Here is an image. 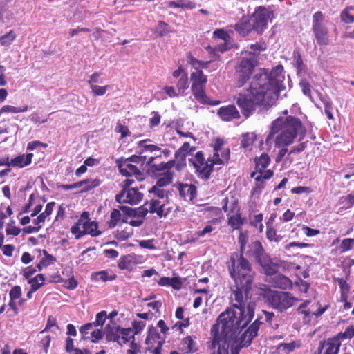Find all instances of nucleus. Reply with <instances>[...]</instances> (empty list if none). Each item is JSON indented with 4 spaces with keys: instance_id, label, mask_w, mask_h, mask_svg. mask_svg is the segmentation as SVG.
I'll return each instance as SVG.
<instances>
[{
    "instance_id": "4d7b16f0",
    "label": "nucleus",
    "mask_w": 354,
    "mask_h": 354,
    "mask_svg": "<svg viewBox=\"0 0 354 354\" xmlns=\"http://www.w3.org/2000/svg\"><path fill=\"white\" fill-rule=\"evenodd\" d=\"M189 87L188 77L187 75L182 76L177 83V88L180 93H183L184 91Z\"/></svg>"
},
{
    "instance_id": "20e7f679",
    "label": "nucleus",
    "mask_w": 354,
    "mask_h": 354,
    "mask_svg": "<svg viewBox=\"0 0 354 354\" xmlns=\"http://www.w3.org/2000/svg\"><path fill=\"white\" fill-rule=\"evenodd\" d=\"M192 91L194 97L201 104L216 105L219 101H212L206 95L205 89L207 81V76L203 71H196L191 73Z\"/></svg>"
},
{
    "instance_id": "4c0bfd02",
    "label": "nucleus",
    "mask_w": 354,
    "mask_h": 354,
    "mask_svg": "<svg viewBox=\"0 0 354 354\" xmlns=\"http://www.w3.org/2000/svg\"><path fill=\"white\" fill-rule=\"evenodd\" d=\"M270 157L266 153H263L259 158L255 159L256 167L259 169H265L270 164Z\"/></svg>"
},
{
    "instance_id": "bf43d9fd",
    "label": "nucleus",
    "mask_w": 354,
    "mask_h": 354,
    "mask_svg": "<svg viewBox=\"0 0 354 354\" xmlns=\"http://www.w3.org/2000/svg\"><path fill=\"white\" fill-rule=\"evenodd\" d=\"M187 62L196 71H202V70H201V61L198 60L192 55L189 54L187 56Z\"/></svg>"
},
{
    "instance_id": "4468645a",
    "label": "nucleus",
    "mask_w": 354,
    "mask_h": 354,
    "mask_svg": "<svg viewBox=\"0 0 354 354\" xmlns=\"http://www.w3.org/2000/svg\"><path fill=\"white\" fill-rule=\"evenodd\" d=\"M217 114L223 121H230L240 118L239 112L234 105H228L219 108Z\"/></svg>"
},
{
    "instance_id": "0eeeda50",
    "label": "nucleus",
    "mask_w": 354,
    "mask_h": 354,
    "mask_svg": "<svg viewBox=\"0 0 354 354\" xmlns=\"http://www.w3.org/2000/svg\"><path fill=\"white\" fill-rule=\"evenodd\" d=\"M323 21L324 15L321 11H317L313 14L312 30L319 46H326L329 44L328 31L323 24Z\"/></svg>"
},
{
    "instance_id": "c9c22d12",
    "label": "nucleus",
    "mask_w": 354,
    "mask_h": 354,
    "mask_svg": "<svg viewBox=\"0 0 354 354\" xmlns=\"http://www.w3.org/2000/svg\"><path fill=\"white\" fill-rule=\"evenodd\" d=\"M354 337V326H348L344 332L339 333L334 337L330 338L331 339H337V342H340V339H351Z\"/></svg>"
},
{
    "instance_id": "052dcab7",
    "label": "nucleus",
    "mask_w": 354,
    "mask_h": 354,
    "mask_svg": "<svg viewBox=\"0 0 354 354\" xmlns=\"http://www.w3.org/2000/svg\"><path fill=\"white\" fill-rule=\"evenodd\" d=\"M9 297L11 300L20 299L21 297V288L19 286H15L9 292Z\"/></svg>"
},
{
    "instance_id": "c756f323",
    "label": "nucleus",
    "mask_w": 354,
    "mask_h": 354,
    "mask_svg": "<svg viewBox=\"0 0 354 354\" xmlns=\"http://www.w3.org/2000/svg\"><path fill=\"white\" fill-rule=\"evenodd\" d=\"M214 150L216 151V152L214 153L212 159V160H208L209 163H210V165H212V167L214 165H222V164L224 163V160H227L229 159V157H230V150L228 149H227L226 150L223 151V154H222L223 158H220V156H219V154L217 152L218 150V147H215Z\"/></svg>"
},
{
    "instance_id": "a18cd8bd",
    "label": "nucleus",
    "mask_w": 354,
    "mask_h": 354,
    "mask_svg": "<svg viewBox=\"0 0 354 354\" xmlns=\"http://www.w3.org/2000/svg\"><path fill=\"white\" fill-rule=\"evenodd\" d=\"M295 348L294 342L290 343H281L277 346V351L279 354H288Z\"/></svg>"
},
{
    "instance_id": "3c124183",
    "label": "nucleus",
    "mask_w": 354,
    "mask_h": 354,
    "mask_svg": "<svg viewBox=\"0 0 354 354\" xmlns=\"http://www.w3.org/2000/svg\"><path fill=\"white\" fill-rule=\"evenodd\" d=\"M118 266L120 270H130L132 268V263L130 257L127 256L121 257Z\"/></svg>"
},
{
    "instance_id": "5fc2aeb1",
    "label": "nucleus",
    "mask_w": 354,
    "mask_h": 354,
    "mask_svg": "<svg viewBox=\"0 0 354 354\" xmlns=\"http://www.w3.org/2000/svg\"><path fill=\"white\" fill-rule=\"evenodd\" d=\"M239 242L240 243V252H241L239 257H238V255L236 254H235V256L237 257V259H235L234 255H232L230 257V259H232V257H233L235 262H238L239 260L241 257H243V250H245V247L246 242H247V238L242 233H241L239 236Z\"/></svg>"
},
{
    "instance_id": "69168bd1",
    "label": "nucleus",
    "mask_w": 354,
    "mask_h": 354,
    "mask_svg": "<svg viewBox=\"0 0 354 354\" xmlns=\"http://www.w3.org/2000/svg\"><path fill=\"white\" fill-rule=\"evenodd\" d=\"M106 311H101L98 313L96 315L95 321L93 322L92 324H93L94 326H102L106 320Z\"/></svg>"
},
{
    "instance_id": "aec40b11",
    "label": "nucleus",
    "mask_w": 354,
    "mask_h": 354,
    "mask_svg": "<svg viewBox=\"0 0 354 354\" xmlns=\"http://www.w3.org/2000/svg\"><path fill=\"white\" fill-rule=\"evenodd\" d=\"M146 205L149 213H156L160 218L163 217L164 203L160 199H151L150 201L146 202Z\"/></svg>"
},
{
    "instance_id": "603ef678",
    "label": "nucleus",
    "mask_w": 354,
    "mask_h": 354,
    "mask_svg": "<svg viewBox=\"0 0 354 354\" xmlns=\"http://www.w3.org/2000/svg\"><path fill=\"white\" fill-rule=\"evenodd\" d=\"M266 237L270 241L279 242L281 239V236H277L276 230L267 223Z\"/></svg>"
},
{
    "instance_id": "7c9ffc66",
    "label": "nucleus",
    "mask_w": 354,
    "mask_h": 354,
    "mask_svg": "<svg viewBox=\"0 0 354 354\" xmlns=\"http://www.w3.org/2000/svg\"><path fill=\"white\" fill-rule=\"evenodd\" d=\"M161 157V155H157L156 156H151L147 158L146 156H132L130 158H127V160H129L130 162H135L137 164L143 165L145 162L147 165H151L153 160L157 158Z\"/></svg>"
},
{
    "instance_id": "b1692460",
    "label": "nucleus",
    "mask_w": 354,
    "mask_h": 354,
    "mask_svg": "<svg viewBox=\"0 0 354 354\" xmlns=\"http://www.w3.org/2000/svg\"><path fill=\"white\" fill-rule=\"evenodd\" d=\"M120 209L123 211L125 210L127 214L129 215L136 216L138 218H140L142 220L149 212V209L147 208V206L146 205V203L143 205L135 209H131L124 206L120 207Z\"/></svg>"
},
{
    "instance_id": "338daca9",
    "label": "nucleus",
    "mask_w": 354,
    "mask_h": 354,
    "mask_svg": "<svg viewBox=\"0 0 354 354\" xmlns=\"http://www.w3.org/2000/svg\"><path fill=\"white\" fill-rule=\"evenodd\" d=\"M341 20L345 24H352L354 22V16L350 15L347 10H343L340 14Z\"/></svg>"
},
{
    "instance_id": "8fccbe9b",
    "label": "nucleus",
    "mask_w": 354,
    "mask_h": 354,
    "mask_svg": "<svg viewBox=\"0 0 354 354\" xmlns=\"http://www.w3.org/2000/svg\"><path fill=\"white\" fill-rule=\"evenodd\" d=\"M28 106H26L24 108L20 109L10 105H5L0 109V114L3 113H21L28 111Z\"/></svg>"
},
{
    "instance_id": "a19ab883",
    "label": "nucleus",
    "mask_w": 354,
    "mask_h": 354,
    "mask_svg": "<svg viewBox=\"0 0 354 354\" xmlns=\"http://www.w3.org/2000/svg\"><path fill=\"white\" fill-rule=\"evenodd\" d=\"M134 335L131 328H124L120 327V337L122 345L129 342L131 338L134 339Z\"/></svg>"
},
{
    "instance_id": "a878e982",
    "label": "nucleus",
    "mask_w": 354,
    "mask_h": 354,
    "mask_svg": "<svg viewBox=\"0 0 354 354\" xmlns=\"http://www.w3.org/2000/svg\"><path fill=\"white\" fill-rule=\"evenodd\" d=\"M230 48H231V44L229 42V41H223V42L218 44L214 48L209 46L207 48V50L209 51V53L212 55L211 57L218 58L219 55H216L217 52L224 53V52L227 51V50L230 49Z\"/></svg>"
},
{
    "instance_id": "864d4df0",
    "label": "nucleus",
    "mask_w": 354,
    "mask_h": 354,
    "mask_svg": "<svg viewBox=\"0 0 354 354\" xmlns=\"http://www.w3.org/2000/svg\"><path fill=\"white\" fill-rule=\"evenodd\" d=\"M15 221L13 219H11L10 222L7 225V227L6 229V232L7 235H13L17 236L21 232V229L15 227L14 225Z\"/></svg>"
},
{
    "instance_id": "ea45409f",
    "label": "nucleus",
    "mask_w": 354,
    "mask_h": 354,
    "mask_svg": "<svg viewBox=\"0 0 354 354\" xmlns=\"http://www.w3.org/2000/svg\"><path fill=\"white\" fill-rule=\"evenodd\" d=\"M256 140V135L254 133H246L243 135L241 146L244 149H247L252 146Z\"/></svg>"
},
{
    "instance_id": "4be33fe9",
    "label": "nucleus",
    "mask_w": 354,
    "mask_h": 354,
    "mask_svg": "<svg viewBox=\"0 0 354 354\" xmlns=\"http://www.w3.org/2000/svg\"><path fill=\"white\" fill-rule=\"evenodd\" d=\"M180 349L184 353H192L197 350L196 344L191 336H187L182 339Z\"/></svg>"
},
{
    "instance_id": "cd10ccee",
    "label": "nucleus",
    "mask_w": 354,
    "mask_h": 354,
    "mask_svg": "<svg viewBox=\"0 0 354 354\" xmlns=\"http://www.w3.org/2000/svg\"><path fill=\"white\" fill-rule=\"evenodd\" d=\"M231 344L220 340L218 337L213 339L212 347L216 348L218 346L217 351L214 352L212 354H229V347Z\"/></svg>"
},
{
    "instance_id": "5701e85b",
    "label": "nucleus",
    "mask_w": 354,
    "mask_h": 354,
    "mask_svg": "<svg viewBox=\"0 0 354 354\" xmlns=\"http://www.w3.org/2000/svg\"><path fill=\"white\" fill-rule=\"evenodd\" d=\"M117 276L115 274L109 275L107 270H101L98 272H95L91 274V279L92 281L98 282H106V281H112L116 279Z\"/></svg>"
},
{
    "instance_id": "412c9836",
    "label": "nucleus",
    "mask_w": 354,
    "mask_h": 354,
    "mask_svg": "<svg viewBox=\"0 0 354 354\" xmlns=\"http://www.w3.org/2000/svg\"><path fill=\"white\" fill-rule=\"evenodd\" d=\"M180 195L185 200L192 201L196 196V187L194 185H183L179 189Z\"/></svg>"
},
{
    "instance_id": "c85d7f7f",
    "label": "nucleus",
    "mask_w": 354,
    "mask_h": 354,
    "mask_svg": "<svg viewBox=\"0 0 354 354\" xmlns=\"http://www.w3.org/2000/svg\"><path fill=\"white\" fill-rule=\"evenodd\" d=\"M127 222L124 217H123L118 209H114L110 215V220L108 222L109 228H113L116 225H119L120 222Z\"/></svg>"
},
{
    "instance_id": "423d86ee",
    "label": "nucleus",
    "mask_w": 354,
    "mask_h": 354,
    "mask_svg": "<svg viewBox=\"0 0 354 354\" xmlns=\"http://www.w3.org/2000/svg\"><path fill=\"white\" fill-rule=\"evenodd\" d=\"M268 300L273 308L283 312L292 306L297 299L290 292L275 291L268 295Z\"/></svg>"
},
{
    "instance_id": "393cba45",
    "label": "nucleus",
    "mask_w": 354,
    "mask_h": 354,
    "mask_svg": "<svg viewBox=\"0 0 354 354\" xmlns=\"http://www.w3.org/2000/svg\"><path fill=\"white\" fill-rule=\"evenodd\" d=\"M98 225L94 221H85L82 222L83 232L85 234H88L92 236H98L101 234L100 231H97V229Z\"/></svg>"
},
{
    "instance_id": "774afa93",
    "label": "nucleus",
    "mask_w": 354,
    "mask_h": 354,
    "mask_svg": "<svg viewBox=\"0 0 354 354\" xmlns=\"http://www.w3.org/2000/svg\"><path fill=\"white\" fill-rule=\"evenodd\" d=\"M299 86L302 90V92L303 93L310 97H311V91H310V84H309V82L306 80H302L300 83H299Z\"/></svg>"
},
{
    "instance_id": "6e6552de",
    "label": "nucleus",
    "mask_w": 354,
    "mask_h": 354,
    "mask_svg": "<svg viewBox=\"0 0 354 354\" xmlns=\"http://www.w3.org/2000/svg\"><path fill=\"white\" fill-rule=\"evenodd\" d=\"M189 162L194 166L195 172L198 178L207 180L210 178L213 168L209 160H205L203 153L200 151L194 156L189 159Z\"/></svg>"
},
{
    "instance_id": "f257e3e1",
    "label": "nucleus",
    "mask_w": 354,
    "mask_h": 354,
    "mask_svg": "<svg viewBox=\"0 0 354 354\" xmlns=\"http://www.w3.org/2000/svg\"><path fill=\"white\" fill-rule=\"evenodd\" d=\"M228 270L235 282V288L232 290V307L219 315L218 322L212 326L211 333L213 339L218 337L233 344L237 335L252 320L256 304L248 297L254 279L250 262L245 257L235 262L232 257Z\"/></svg>"
},
{
    "instance_id": "7ed1b4c3",
    "label": "nucleus",
    "mask_w": 354,
    "mask_h": 354,
    "mask_svg": "<svg viewBox=\"0 0 354 354\" xmlns=\"http://www.w3.org/2000/svg\"><path fill=\"white\" fill-rule=\"evenodd\" d=\"M272 131L279 134L274 138L276 147L291 145L299 136V141L305 136L306 129L301 122L293 116L279 117L272 122Z\"/></svg>"
},
{
    "instance_id": "9d476101",
    "label": "nucleus",
    "mask_w": 354,
    "mask_h": 354,
    "mask_svg": "<svg viewBox=\"0 0 354 354\" xmlns=\"http://www.w3.org/2000/svg\"><path fill=\"white\" fill-rule=\"evenodd\" d=\"M142 197L143 194L136 188L122 189L115 196V200L119 203H128L133 205L140 202Z\"/></svg>"
},
{
    "instance_id": "e433bc0d",
    "label": "nucleus",
    "mask_w": 354,
    "mask_h": 354,
    "mask_svg": "<svg viewBox=\"0 0 354 354\" xmlns=\"http://www.w3.org/2000/svg\"><path fill=\"white\" fill-rule=\"evenodd\" d=\"M80 182H86V183L83 184V186L81 187L82 189H81L80 192H88L93 188L98 187L101 183V181L97 178L85 179V180H81Z\"/></svg>"
},
{
    "instance_id": "680f3d73",
    "label": "nucleus",
    "mask_w": 354,
    "mask_h": 354,
    "mask_svg": "<svg viewBox=\"0 0 354 354\" xmlns=\"http://www.w3.org/2000/svg\"><path fill=\"white\" fill-rule=\"evenodd\" d=\"M147 142V140H144L140 141V142H139V145L140 147H142V148H143L142 152H144V151L153 152V151L160 150V148H159L158 146H156L155 145H147V144H146Z\"/></svg>"
},
{
    "instance_id": "2eb2a0df",
    "label": "nucleus",
    "mask_w": 354,
    "mask_h": 354,
    "mask_svg": "<svg viewBox=\"0 0 354 354\" xmlns=\"http://www.w3.org/2000/svg\"><path fill=\"white\" fill-rule=\"evenodd\" d=\"M234 28L241 37L248 36L252 30H254L250 19L245 17L236 23L234 26Z\"/></svg>"
},
{
    "instance_id": "0e129e2a",
    "label": "nucleus",
    "mask_w": 354,
    "mask_h": 354,
    "mask_svg": "<svg viewBox=\"0 0 354 354\" xmlns=\"http://www.w3.org/2000/svg\"><path fill=\"white\" fill-rule=\"evenodd\" d=\"M93 95L95 96H102L104 95L109 88V86H100L97 85L90 87Z\"/></svg>"
},
{
    "instance_id": "79ce46f5",
    "label": "nucleus",
    "mask_w": 354,
    "mask_h": 354,
    "mask_svg": "<svg viewBox=\"0 0 354 354\" xmlns=\"http://www.w3.org/2000/svg\"><path fill=\"white\" fill-rule=\"evenodd\" d=\"M320 95V100L324 104V112L329 120H333V107H332V102L328 98H326L325 97H323L320 93H319Z\"/></svg>"
},
{
    "instance_id": "37998d69",
    "label": "nucleus",
    "mask_w": 354,
    "mask_h": 354,
    "mask_svg": "<svg viewBox=\"0 0 354 354\" xmlns=\"http://www.w3.org/2000/svg\"><path fill=\"white\" fill-rule=\"evenodd\" d=\"M16 37L17 34L13 30H10L7 34L0 37V44L3 46H10Z\"/></svg>"
},
{
    "instance_id": "de8ad7c7",
    "label": "nucleus",
    "mask_w": 354,
    "mask_h": 354,
    "mask_svg": "<svg viewBox=\"0 0 354 354\" xmlns=\"http://www.w3.org/2000/svg\"><path fill=\"white\" fill-rule=\"evenodd\" d=\"M266 50V45L261 44L260 43H256L254 44H250L248 46V50H249V54L252 55V57L256 58L255 56L259 55L261 52Z\"/></svg>"
},
{
    "instance_id": "a211bd4d",
    "label": "nucleus",
    "mask_w": 354,
    "mask_h": 354,
    "mask_svg": "<svg viewBox=\"0 0 354 354\" xmlns=\"http://www.w3.org/2000/svg\"><path fill=\"white\" fill-rule=\"evenodd\" d=\"M258 263L261 266L264 273L268 276L275 274L278 272L277 264L273 263L268 254L263 258Z\"/></svg>"
},
{
    "instance_id": "09e8293b",
    "label": "nucleus",
    "mask_w": 354,
    "mask_h": 354,
    "mask_svg": "<svg viewBox=\"0 0 354 354\" xmlns=\"http://www.w3.org/2000/svg\"><path fill=\"white\" fill-rule=\"evenodd\" d=\"M82 219H79L77 222L71 228V233L75 235V237L77 240L80 239L84 235L83 230H81L80 229L81 226H82Z\"/></svg>"
},
{
    "instance_id": "dca6fc26",
    "label": "nucleus",
    "mask_w": 354,
    "mask_h": 354,
    "mask_svg": "<svg viewBox=\"0 0 354 354\" xmlns=\"http://www.w3.org/2000/svg\"><path fill=\"white\" fill-rule=\"evenodd\" d=\"M120 326L113 324V326L107 325L104 330L106 339L108 342H117L119 345L122 346L120 337Z\"/></svg>"
},
{
    "instance_id": "49530a36",
    "label": "nucleus",
    "mask_w": 354,
    "mask_h": 354,
    "mask_svg": "<svg viewBox=\"0 0 354 354\" xmlns=\"http://www.w3.org/2000/svg\"><path fill=\"white\" fill-rule=\"evenodd\" d=\"M244 219L239 214L232 215L228 219V225L234 229H239L243 224Z\"/></svg>"
},
{
    "instance_id": "58836bf2",
    "label": "nucleus",
    "mask_w": 354,
    "mask_h": 354,
    "mask_svg": "<svg viewBox=\"0 0 354 354\" xmlns=\"http://www.w3.org/2000/svg\"><path fill=\"white\" fill-rule=\"evenodd\" d=\"M293 65L297 70V73H301L305 68L301 56L298 50H294L292 53Z\"/></svg>"
},
{
    "instance_id": "2f4dec72",
    "label": "nucleus",
    "mask_w": 354,
    "mask_h": 354,
    "mask_svg": "<svg viewBox=\"0 0 354 354\" xmlns=\"http://www.w3.org/2000/svg\"><path fill=\"white\" fill-rule=\"evenodd\" d=\"M160 338L161 337L160 333H158V329L153 326H149L148 328V334L145 339V343L149 345L152 344L153 342H156V341H158V342L159 341H160Z\"/></svg>"
},
{
    "instance_id": "ddd939ff",
    "label": "nucleus",
    "mask_w": 354,
    "mask_h": 354,
    "mask_svg": "<svg viewBox=\"0 0 354 354\" xmlns=\"http://www.w3.org/2000/svg\"><path fill=\"white\" fill-rule=\"evenodd\" d=\"M248 257H252L258 263L263 258L268 255L266 253L261 243L259 241H254L248 245V250L246 252Z\"/></svg>"
},
{
    "instance_id": "13d9d810",
    "label": "nucleus",
    "mask_w": 354,
    "mask_h": 354,
    "mask_svg": "<svg viewBox=\"0 0 354 354\" xmlns=\"http://www.w3.org/2000/svg\"><path fill=\"white\" fill-rule=\"evenodd\" d=\"M354 245V239H345L340 244V249L342 252L351 250Z\"/></svg>"
},
{
    "instance_id": "6ab92c4d",
    "label": "nucleus",
    "mask_w": 354,
    "mask_h": 354,
    "mask_svg": "<svg viewBox=\"0 0 354 354\" xmlns=\"http://www.w3.org/2000/svg\"><path fill=\"white\" fill-rule=\"evenodd\" d=\"M32 153L21 154L12 158L10 164L12 167L22 168L29 165L31 163Z\"/></svg>"
},
{
    "instance_id": "e2e57ef3",
    "label": "nucleus",
    "mask_w": 354,
    "mask_h": 354,
    "mask_svg": "<svg viewBox=\"0 0 354 354\" xmlns=\"http://www.w3.org/2000/svg\"><path fill=\"white\" fill-rule=\"evenodd\" d=\"M44 254L45 257L41 260L43 266L47 267L56 261V258L48 254L46 250H44Z\"/></svg>"
},
{
    "instance_id": "473e14b6",
    "label": "nucleus",
    "mask_w": 354,
    "mask_h": 354,
    "mask_svg": "<svg viewBox=\"0 0 354 354\" xmlns=\"http://www.w3.org/2000/svg\"><path fill=\"white\" fill-rule=\"evenodd\" d=\"M133 234V230L131 227H126L124 230H118L113 232L115 238L119 241H125L131 237Z\"/></svg>"
},
{
    "instance_id": "39448f33",
    "label": "nucleus",
    "mask_w": 354,
    "mask_h": 354,
    "mask_svg": "<svg viewBox=\"0 0 354 354\" xmlns=\"http://www.w3.org/2000/svg\"><path fill=\"white\" fill-rule=\"evenodd\" d=\"M257 58L254 57H243L236 70V86L242 87L249 80L257 65Z\"/></svg>"
},
{
    "instance_id": "1a4fd4ad",
    "label": "nucleus",
    "mask_w": 354,
    "mask_h": 354,
    "mask_svg": "<svg viewBox=\"0 0 354 354\" xmlns=\"http://www.w3.org/2000/svg\"><path fill=\"white\" fill-rule=\"evenodd\" d=\"M271 12L263 6H259L250 16L254 31L261 34L267 28L268 21L271 17Z\"/></svg>"
},
{
    "instance_id": "bb28decb",
    "label": "nucleus",
    "mask_w": 354,
    "mask_h": 354,
    "mask_svg": "<svg viewBox=\"0 0 354 354\" xmlns=\"http://www.w3.org/2000/svg\"><path fill=\"white\" fill-rule=\"evenodd\" d=\"M55 205V202L48 203L44 212L39 215L37 218L33 219L32 223L36 225H39L41 223H44L46 217L52 214Z\"/></svg>"
},
{
    "instance_id": "9b49d317",
    "label": "nucleus",
    "mask_w": 354,
    "mask_h": 354,
    "mask_svg": "<svg viewBox=\"0 0 354 354\" xmlns=\"http://www.w3.org/2000/svg\"><path fill=\"white\" fill-rule=\"evenodd\" d=\"M261 319V316L258 315L254 322L242 334L241 339L243 346H250L253 339L257 336L260 325L263 323Z\"/></svg>"
},
{
    "instance_id": "6e6d98bb",
    "label": "nucleus",
    "mask_w": 354,
    "mask_h": 354,
    "mask_svg": "<svg viewBox=\"0 0 354 354\" xmlns=\"http://www.w3.org/2000/svg\"><path fill=\"white\" fill-rule=\"evenodd\" d=\"M168 24L164 21H160L156 28V34L158 37H164L168 32Z\"/></svg>"
},
{
    "instance_id": "f3484780",
    "label": "nucleus",
    "mask_w": 354,
    "mask_h": 354,
    "mask_svg": "<svg viewBox=\"0 0 354 354\" xmlns=\"http://www.w3.org/2000/svg\"><path fill=\"white\" fill-rule=\"evenodd\" d=\"M340 346V342H337V339H331L330 338L326 343L320 344L319 350H324L323 353L320 352V354H337Z\"/></svg>"
},
{
    "instance_id": "f03ea898",
    "label": "nucleus",
    "mask_w": 354,
    "mask_h": 354,
    "mask_svg": "<svg viewBox=\"0 0 354 354\" xmlns=\"http://www.w3.org/2000/svg\"><path fill=\"white\" fill-rule=\"evenodd\" d=\"M283 71L281 65L270 73L264 68L258 69L252 77L249 88L234 97L245 118L252 115L259 105L271 106L274 104L280 93L286 88Z\"/></svg>"
},
{
    "instance_id": "f704fd0d",
    "label": "nucleus",
    "mask_w": 354,
    "mask_h": 354,
    "mask_svg": "<svg viewBox=\"0 0 354 354\" xmlns=\"http://www.w3.org/2000/svg\"><path fill=\"white\" fill-rule=\"evenodd\" d=\"M28 282L30 284L32 290L37 291L44 284L45 277L43 274H39L35 277L30 279Z\"/></svg>"
},
{
    "instance_id": "c03bdc74",
    "label": "nucleus",
    "mask_w": 354,
    "mask_h": 354,
    "mask_svg": "<svg viewBox=\"0 0 354 354\" xmlns=\"http://www.w3.org/2000/svg\"><path fill=\"white\" fill-rule=\"evenodd\" d=\"M339 203L342 205V208L347 209L354 205V194H349L346 196H342L339 200Z\"/></svg>"
},
{
    "instance_id": "f8f14e48",
    "label": "nucleus",
    "mask_w": 354,
    "mask_h": 354,
    "mask_svg": "<svg viewBox=\"0 0 354 354\" xmlns=\"http://www.w3.org/2000/svg\"><path fill=\"white\" fill-rule=\"evenodd\" d=\"M120 172L125 176H135L136 178L141 181L144 179V174L136 166L132 165L129 160H125L121 165H118Z\"/></svg>"
},
{
    "instance_id": "72a5a7b5",
    "label": "nucleus",
    "mask_w": 354,
    "mask_h": 354,
    "mask_svg": "<svg viewBox=\"0 0 354 354\" xmlns=\"http://www.w3.org/2000/svg\"><path fill=\"white\" fill-rule=\"evenodd\" d=\"M174 173L170 171H166L160 175L156 182V185L159 187H165L169 185L173 179Z\"/></svg>"
}]
</instances>
